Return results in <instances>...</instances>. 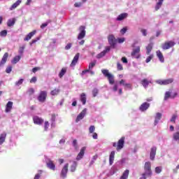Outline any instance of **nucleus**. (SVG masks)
Wrapping results in <instances>:
<instances>
[{"label":"nucleus","mask_w":179,"mask_h":179,"mask_svg":"<svg viewBox=\"0 0 179 179\" xmlns=\"http://www.w3.org/2000/svg\"><path fill=\"white\" fill-rule=\"evenodd\" d=\"M144 171L145 173H143V175L147 176V177H152L153 175V173L152 172V163H150V162H147L145 163Z\"/></svg>","instance_id":"1"},{"label":"nucleus","mask_w":179,"mask_h":179,"mask_svg":"<svg viewBox=\"0 0 179 179\" xmlns=\"http://www.w3.org/2000/svg\"><path fill=\"white\" fill-rule=\"evenodd\" d=\"M101 73L104 76L108 78V82L110 85H114V76L110 73H108V70L107 69H102Z\"/></svg>","instance_id":"2"},{"label":"nucleus","mask_w":179,"mask_h":179,"mask_svg":"<svg viewBox=\"0 0 179 179\" xmlns=\"http://www.w3.org/2000/svg\"><path fill=\"white\" fill-rule=\"evenodd\" d=\"M45 162L48 169L55 171V164H54V162L51 160V159L48 158V157H45Z\"/></svg>","instance_id":"3"},{"label":"nucleus","mask_w":179,"mask_h":179,"mask_svg":"<svg viewBox=\"0 0 179 179\" xmlns=\"http://www.w3.org/2000/svg\"><path fill=\"white\" fill-rule=\"evenodd\" d=\"M173 82H174V78H169L166 80H158L156 81V83L166 86L167 85H171V83H173Z\"/></svg>","instance_id":"4"},{"label":"nucleus","mask_w":179,"mask_h":179,"mask_svg":"<svg viewBox=\"0 0 179 179\" xmlns=\"http://www.w3.org/2000/svg\"><path fill=\"white\" fill-rule=\"evenodd\" d=\"M174 45H176V42L169 41L162 44V50H170V48H171V47H174Z\"/></svg>","instance_id":"5"},{"label":"nucleus","mask_w":179,"mask_h":179,"mask_svg":"<svg viewBox=\"0 0 179 179\" xmlns=\"http://www.w3.org/2000/svg\"><path fill=\"white\" fill-rule=\"evenodd\" d=\"M79 30L80 33L78 36V40H83V38H85V36H86V27L80 26Z\"/></svg>","instance_id":"6"},{"label":"nucleus","mask_w":179,"mask_h":179,"mask_svg":"<svg viewBox=\"0 0 179 179\" xmlns=\"http://www.w3.org/2000/svg\"><path fill=\"white\" fill-rule=\"evenodd\" d=\"M69 167V164H66L64 167L62 168L61 173H60V177L62 178H66V176L68 174V168Z\"/></svg>","instance_id":"7"},{"label":"nucleus","mask_w":179,"mask_h":179,"mask_svg":"<svg viewBox=\"0 0 179 179\" xmlns=\"http://www.w3.org/2000/svg\"><path fill=\"white\" fill-rule=\"evenodd\" d=\"M47 99V91H41L38 96V100L41 103H44Z\"/></svg>","instance_id":"8"},{"label":"nucleus","mask_w":179,"mask_h":179,"mask_svg":"<svg viewBox=\"0 0 179 179\" xmlns=\"http://www.w3.org/2000/svg\"><path fill=\"white\" fill-rule=\"evenodd\" d=\"M139 52H141V47L137 46L136 49H134L131 52L132 58H136V59L140 58Z\"/></svg>","instance_id":"9"},{"label":"nucleus","mask_w":179,"mask_h":179,"mask_svg":"<svg viewBox=\"0 0 179 179\" xmlns=\"http://www.w3.org/2000/svg\"><path fill=\"white\" fill-rule=\"evenodd\" d=\"M86 111H87V108H84L82 112L77 116L76 119V122H79V121L83 120L85 118V115H86Z\"/></svg>","instance_id":"10"},{"label":"nucleus","mask_w":179,"mask_h":179,"mask_svg":"<svg viewBox=\"0 0 179 179\" xmlns=\"http://www.w3.org/2000/svg\"><path fill=\"white\" fill-rule=\"evenodd\" d=\"M111 50V48L110 46H107L106 48V50H104L103 51H102L101 52H100L99 54H98L96 55V58L98 59H100L101 58H103V57H104L106 55V54H107V52H109V51Z\"/></svg>","instance_id":"11"},{"label":"nucleus","mask_w":179,"mask_h":179,"mask_svg":"<svg viewBox=\"0 0 179 179\" xmlns=\"http://www.w3.org/2000/svg\"><path fill=\"white\" fill-rule=\"evenodd\" d=\"M149 107H150V103H149L148 102H144L140 106L139 110H140V111L143 113V112L146 111L149 108Z\"/></svg>","instance_id":"12"},{"label":"nucleus","mask_w":179,"mask_h":179,"mask_svg":"<svg viewBox=\"0 0 179 179\" xmlns=\"http://www.w3.org/2000/svg\"><path fill=\"white\" fill-rule=\"evenodd\" d=\"M157 150V148L156 147H152L150 149V159L153 161L155 160V157H156V151Z\"/></svg>","instance_id":"13"},{"label":"nucleus","mask_w":179,"mask_h":179,"mask_svg":"<svg viewBox=\"0 0 179 179\" xmlns=\"http://www.w3.org/2000/svg\"><path fill=\"white\" fill-rule=\"evenodd\" d=\"M108 43L112 48H115V37L113 35H110L108 38Z\"/></svg>","instance_id":"14"},{"label":"nucleus","mask_w":179,"mask_h":179,"mask_svg":"<svg viewBox=\"0 0 179 179\" xmlns=\"http://www.w3.org/2000/svg\"><path fill=\"white\" fill-rule=\"evenodd\" d=\"M85 151H86V147H83L80 149V152L78 153V155L76 157V160H78V161L82 160V159H83V156H85Z\"/></svg>","instance_id":"15"},{"label":"nucleus","mask_w":179,"mask_h":179,"mask_svg":"<svg viewBox=\"0 0 179 179\" xmlns=\"http://www.w3.org/2000/svg\"><path fill=\"white\" fill-rule=\"evenodd\" d=\"M125 138L122 137L117 142V150H121L122 148H124V143Z\"/></svg>","instance_id":"16"},{"label":"nucleus","mask_w":179,"mask_h":179,"mask_svg":"<svg viewBox=\"0 0 179 179\" xmlns=\"http://www.w3.org/2000/svg\"><path fill=\"white\" fill-rule=\"evenodd\" d=\"M8 57H9V53L6 52L4 53L1 62H0V67L3 66L5 64H6V61H8Z\"/></svg>","instance_id":"17"},{"label":"nucleus","mask_w":179,"mask_h":179,"mask_svg":"<svg viewBox=\"0 0 179 179\" xmlns=\"http://www.w3.org/2000/svg\"><path fill=\"white\" fill-rule=\"evenodd\" d=\"M163 115L160 113H157L155 116L154 125L156 127L159 124V122L162 120Z\"/></svg>","instance_id":"18"},{"label":"nucleus","mask_w":179,"mask_h":179,"mask_svg":"<svg viewBox=\"0 0 179 179\" xmlns=\"http://www.w3.org/2000/svg\"><path fill=\"white\" fill-rule=\"evenodd\" d=\"M33 120H34V124H36V125H41V124H43V122H44V120L39 117L38 116H34L33 117Z\"/></svg>","instance_id":"19"},{"label":"nucleus","mask_w":179,"mask_h":179,"mask_svg":"<svg viewBox=\"0 0 179 179\" xmlns=\"http://www.w3.org/2000/svg\"><path fill=\"white\" fill-rule=\"evenodd\" d=\"M141 85L144 89H148L150 83H152V81L148 80V78H144L141 80Z\"/></svg>","instance_id":"20"},{"label":"nucleus","mask_w":179,"mask_h":179,"mask_svg":"<svg viewBox=\"0 0 179 179\" xmlns=\"http://www.w3.org/2000/svg\"><path fill=\"white\" fill-rule=\"evenodd\" d=\"M80 53H77V54L74 56V57H73V60H72V62H71V66H75V65H76V64H78V61H79V57H80Z\"/></svg>","instance_id":"21"},{"label":"nucleus","mask_w":179,"mask_h":179,"mask_svg":"<svg viewBox=\"0 0 179 179\" xmlns=\"http://www.w3.org/2000/svg\"><path fill=\"white\" fill-rule=\"evenodd\" d=\"M127 17H128V13H122V14L117 16V17L116 18V20L117 22H121L122 20H124V19H127Z\"/></svg>","instance_id":"22"},{"label":"nucleus","mask_w":179,"mask_h":179,"mask_svg":"<svg viewBox=\"0 0 179 179\" xmlns=\"http://www.w3.org/2000/svg\"><path fill=\"white\" fill-rule=\"evenodd\" d=\"M119 83L120 85L124 86V89H132V85H131V83H125V80H121Z\"/></svg>","instance_id":"23"},{"label":"nucleus","mask_w":179,"mask_h":179,"mask_svg":"<svg viewBox=\"0 0 179 179\" xmlns=\"http://www.w3.org/2000/svg\"><path fill=\"white\" fill-rule=\"evenodd\" d=\"M115 157V151H112L109 155V164L110 166H113L114 163V159Z\"/></svg>","instance_id":"24"},{"label":"nucleus","mask_w":179,"mask_h":179,"mask_svg":"<svg viewBox=\"0 0 179 179\" xmlns=\"http://www.w3.org/2000/svg\"><path fill=\"white\" fill-rule=\"evenodd\" d=\"M156 54L158 59L163 64L164 62V56H163V53H162L160 50H157Z\"/></svg>","instance_id":"25"},{"label":"nucleus","mask_w":179,"mask_h":179,"mask_svg":"<svg viewBox=\"0 0 179 179\" xmlns=\"http://www.w3.org/2000/svg\"><path fill=\"white\" fill-rule=\"evenodd\" d=\"M36 31L34 30L33 31L29 33L27 36L24 38V41H29V40L31 39V37L36 34Z\"/></svg>","instance_id":"26"},{"label":"nucleus","mask_w":179,"mask_h":179,"mask_svg":"<svg viewBox=\"0 0 179 179\" xmlns=\"http://www.w3.org/2000/svg\"><path fill=\"white\" fill-rule=\"evenodd\" d=\"M12 107H13V102L8 101L6 106V113H9L12 110Z\"/></svg>","instance_id":"27"},{"label":"nucleus","mask_w":179,"mask_h":179,"mask_svg":"<svg viewBox=\"0 0 179 179\" xmlns=\"http://www.w3.org/2000/svg\"><path fill=\"white\" fill-rule=\"evenodd\" d=\"M15 23H16V19L15 18L9 19L7 21V26H8V27H12L15 26Z\"/></svg>","instance_id":"28"},{"label":"nucleus","mask_w":179,"mask_h":179,"mask_svg":"<svg viewBox=\"0 0 179 179\" xmlns=\"http://www.w3.org/2000/svg\"><path fill=\"white\" fill-rule=\"evenodd\" d=\"M22 3V0H17L15 3H14L10 8V10H13L14 9H16L19 5Z\"/></svg>","instance_id":"29"},{"label":"nucleus","mask_w":179,"mask_h":179,"mask_svg":"<svg viewBox=\"0 0 179 179\" xmlns=\"http://www.w3.org/2000/svg\"><path fill=\"white\" fill-rule=\"evenodd\" d=\"M146 50H147L146 54L147 55H149L150 52H152V50H153V43H149L146 47Z\"/></svg>","instance_id":"30"},{"label":"nucleus","mask_w":179,"mask_h":179,"mask_svg":"<svg viewBox=\"0 0 179 179\" xmlns=\"http://www.w3.org/2000/svg\"><path fill=\"white\" fill-rule=\"evenodd\" d=\"M6 139V133L3 132L0 134V145H3Z\"/></svg>","instance_id":"31"},{"label":"nucleus","mask_w":179,"mask_h":179,"mask_svg":"<svg viewBox=\"0 0 179 179\" xmlns=\"http://www.w3.org/2000/svg\"><path fill=\"white\" fill-rule=\"evenodd\" d=\"M129 176V170L127 169L123 172L120 179H128Z\"/></svg>","instance_id":"32"},{"label":"nucleus","mask_w":179,"mask_h":179,"mask_svg":"<svg viewBox=\"0 0 179 179\" xmlns=\"http://www.w3.org/2000/svg\"><path fill=\"white\" fill-rule=\"evenodd\" d=\"M76 167H78V162H76V161H73V164L71 166V169H70V171H71V173H74V171H76Z\"/></svg>","instance_id":"33"},{"label":"nucleus","mask_w":179,"mask_h":179,"mask_svg":"<svg viewBox=\"0 0 179 179\" xmlns=\"http://www.w3.org/2000/svg\"><path fill=\"white\" fill-rule=\"evenodd\" d=\"M80 101H82L83 106L86 104V94L82 93L80 95Z\"/></svg>","instance_id":"34"},{"label":"nucleus","mask_w":179,"mask_h":179,"mask_svg":"<svg viewBox=\"0 0 179 179\" xmlns=\"http://www.w3.org/2000/svg\"><path fill=\"white\" fill-rule=\"evenodd\" d=\"M164 1V0H159V2H157L155 6V10H159V9H160V8H162V5H163Z\"/></svg>","instance_id":"35"},{"label":"nucleus","mask_w":179,"mask_h":179,"mask_svg":"<svg viewBox=\"0 0 179 179\" xmlns=\"http://www.w3.org/2000/svg\"><path fill=\"white\" fill-rule=\"evenodd\" d=\"M21 58L20 55L15 56L11 61L12 64H17V62L20 61Z\"/></svg>","instance_id":"36"},{"label":"nucleus","mask_w":179,"mask_h":179,"mask_svg":"<svg viewBox=\"0 0 179 179\" xmlns=\"http://www.w3.org/2000/svg\"><path fill=\"white\" fill-rule=\"evenodd\" d=\"M60 92H61V90L59 89H55L50 92V94L52 96H57V95L59 94Z\"/></svg>","instance_id":"37"},{"label":"nucleus","mask_w":179,"mask_h":179,"mask_svg":"<svg viewBox=\"0 0 179 179\" xmlns=\"http://www.w3.org/2000/svg\"><path fill=\"white\" fill-rule=\"evenodd\" d=\"M173 141H176V142H179V131H177L173 134Z\"/></svg>","instance_id":"38"},{"label":"nucleus","mask_w":179,"mask_h":179,"mask_svg":"<svg viewBox=\"0 0 179 179\" xmlns=\"http://www.w3.org/2000/svg\"><path fill=\"white\" fill-rule=\"evenodd\" d=\"M96 60H94V62L90 63L89 66H88V69L89 71H91L93 69V68H94V66H96Z\"/></svg>","instance_id":"39"},{"label":"nucleus","mask_w":179,"mask_h":179,"mask_svg":"<svg viewBox=\"0 0 179 179\" xmlns=\"http://www.w3.org/2000/svg\"><path fill=\"white\" fill-rule=\"evenodd\" d=\"M97 155H94L92 157V161L90 163V167H92V166H93V164H94V162H96L97 160Z\"/></svg>","instance_id":"40"},{"label":"nucleus","mask_w":179,"mask_h":179,"mask_svg":"<svg viewBox=\"0 0 179 179\" xmlns=\"http://www.w3.org/2000/svg\"><path fill=\"white\" fill-rule=\"evenodd\" d=\"M66 73V69H62L59 73V78H62Z\"/></svg>","instance_id":"41"},{"label":"nucleus","mask_w":179,"mask_h":179,"mask_svg":"<svg viewBox=\"0 0 179 179\" xmlns=\"http://www.w3.org/2000/svg\"><path fill=\"white\" fill-rule=\"evenodd\" d=\"M162 171H163V168L162 166H157L155 168L156 174H160V173H162Z\"/></svg>","instance_id":"42"},{"label":"nucleus","mask_w":179,"mask_h":179,"mask_svg":"<svg viewBox=\"0 0 179 179\" xmlns=\"http://www.w3.org/2000/svg\"><path fill=\"white\" fill-rule=\"evenodd\" d=\"M8 35V31L6 29H4L0 32L1 37H6Z\"/></svg>","instance_id":"43"},{"label":"nucleus","mask_w":179,"mask_h":179,"mask_svg":"<svg viewBox=\"0 0 179 179\" xmlns=\"http://www.w3.org/2000/svg\"><path fill=\"white\" fill-rule=\"evenodd\" d=\"M24 80L23 78H20L18 81L15 82V86H20V85L23 84Z\"/></svg>","instance_id":"44"},{"label":"nucleus","mask_w":179,"mask_h":179,"mask_svg":"<svg viewBox=\"0 0 179 179\" xmlns=\"http://www.w3.org/2000/svg\"><path fill=\"white\" fill-rule=\"evenodd\" d=\"M92 94H93V97H96L97 96V94H99V89L94 88L92 90Z\"/></svg>","instance_id":"45"},{"label":"nucleus","mask_w":179,"mask_h":179,"mask_svg":"<svg viewBox=\"0 0 179 179\" xmlns=\"http://www.w3.org/2000/svg\"><path fill=\"white\" fill-rule=\"evenodd\" d=\"M94 131H96V127L94 125L90 126V128H89L90 134L94 133Z\"/></svg>","instance_id":"46"},{"label":"nucleus","mask_w":179,"mask_h":179,"mask_svg":"<svg viewBox=\"0 0 179 179\" xmlns=\"http://www.w3.org/2000/svg\"><path fill=\"white\" fill-rule=\"evenodd\" d=\"M141 32L142 33V35L144 36V37H146V36H148V30L145 29H141Z\"/></svg>","instance_id":"47"},{"label":"nucleus","mask_w":179,"mask_h":179,"mask_svg":"<svg viewBox=\"0 0 179 179\" xmlns=\"http://www.w3.org/2000/svg\"><path fill=\"white\" fill-rule=\"evenodd\" d=\"M128 31V27H124L120 30V33L124 35Z\"/></svg>","instance_id":"48"},{"label":"nucleus","mask_w":179,"mask_h":179,"mask_svg":"<svg viewBox=\"0 0 179 179\" xmlns=\"http://www.w3.org/2000/svg\"><path fill=\"white\" fill-rule=\"evenodd\" d=\"M177 117H178L177 115H176V114L173 115L170 120L171 122H173L175 124L176 120H177Z\"/></svg>","instance_id":"49"},{"label":"nucleus","mask_w":179,"mask_h":179,"mask_svg":"<svg viewBox=\"0 0 179 179\" xmlns=\"http://www.w3.org/2000/svg\"><path fill=\"white\" fill-rule=\"evenodd\" d=\"M152 59H153V55H151L147 57V59H145L146 64H149V62H150Z\"/></svg>","instance_id":"50"},{"label":"nucleus","mask_w":179,"mask_h":179,"mask_svg":"<svg viewBox=\"0 0 179 179\" xmlns=\"http://www.w3.org/2000/svg\"><path fill=\"white\" fill-rule=\"evenodd\" d=\"M83 1H82V2H77V3H75V4H74V6H75V8H80V6H82V5H83Z\"/></svg>","instance_id":"51"},{"label":"nucleus","mask_w":179,"mask_h":179,"mask_svg":"<svg viewBox=\"0 0 179 179\" xmlns=\"http://www.w3.org/2000/svg\"><path fill=\"white\" fill-rule=\"evenodd\" d=\"M73 146L76 150H78V141L76 139L73 141Z\"/></svg>","instance_id":"52"},{"label":"nucleus","mask_w":179,"mask_h":179,"mask_svg":"<svg viewBox=\"0 0 179 179\" xmlns=\"http://www.w3.org/2000/svg\"><path fill=\"white\" fill-rule=\"evenodd\" d=\"M71 48H72V43H69L65 46L64 50L68 51V50H71Z\"/></svg>","instance_id":"53"},{"label":"nucleus","mask_w":179,"mask_h":179,"mask_svg":"<svg viewBox=\"0 0 179 179\" xmlns=\"http://www.w3.org/2000/svg\"><path fill=\"white\" fill-rule=\"evenodd\" d=\"M24 48H26V46L23 45L22 47H20L19 49V54H23V52H24Z\"/></svg>","instance_id":"54"},{"label":"nucleus","mask_w":179,"mask_h":179,"mask_svg":"<svg viewBox=\"0 0 179 179\" xmlns=\"http://www.w3.org/2000/svg\"><path fill=\"white\" fill-rule=\"evenodd\" d=\"M117 71H122V69H124V68L122 67V64H121L120 62H117Z\"/></svg>","instance_id":"55"},{"label":"nucleus","mask_w":179,"mask_h":179,"mask_svg":"<svg viewBox=\"0 0 179 179\" xmlns=\"http://www.w3.org/2000/svg\"><path fill=\"white\" fill-rule=\"evenodd\" d=\"M170 96H171V93L170 92H166L165 93L164 100H167Z\"/></svg>","instance_id":"56"},{"label":"nucleus","mask_w":179,"mask_h":179,"mask_svg":"<svg viewBox=\"0 0 179 179\" xmlns=\"http://www.w3.org/2000/svg\"><path fill=\"white\" fill-rule=\"evenodd\" d=\"M49 127H50V123L48 122H45V125H44L45 131H48Z\"/></svg>","instance_id":"57"},{"label":"nucleus","mask_w":179,"mask_h":179,"mask_svg":"<svg viewBox=\"0 0 179 179\" xmlns=\"http://www.w3.org/2000/svg\"><path fill=\"white\" fill-rule=\"evenodd\" d=\"M6 73H10L12 72V66H9L6 69Z\"/></svg>","instance_id":"58"},{"label":"nucleus","mask_w":179,"mask_h":179,"mask_svg":"<svg viewBox=\"0 0 179 179\" xmlns=\"http://www.w3.org/2000/svg\"><path fill=\"white\" fill-rule=\"evenodd\" d=\"M28 93H29V96H31V94H34V88H29L28 90Z\"/></svg>","instance_id":"59"},{"label":"nucleus","mask_w":179,"mask_h":179,"mask_svg":"<svg viewBox=\"0 0 179 179\" xmlns=\"http://www.w3.org/2000/svg\"><path fill=\"white\" fill-rule=\"evenodd\" d=\"M37 82V77L34 76L30 80V83H36Z\"/></svg>","instance_id":"60"},{"label":"nucleus","mask_w":179,"mask_h":179,"mask_svg":"<svg viewBox=\"0 0 179 179\" xmlns=\"http://www.w3.org/2000/svg\"><path fill=\"white\" fill-rule=\"evenodd\" d=\"M38 40H40V37H37L36 39L32 40L30 45H31L32 44L37 43V41H38Z\"/></svg>","instance_id":"61"},{"label":"nucleus","mask_w":179,"mask_h":179,"mask_svg":"<svg viewBox=\"0 0 179 179\" xmlns=\"http://www.w3.org/2000/svg\"><path fill=\"white\" fill-rule=\"evenodd\" d=\"M113 92H117L118 90V84L115 83L113 87Z\"/></svg>","instance_id":"62"},{"label":"nucleus","mask_w":179,"mask_h":179,"mask_svg":"<svg viewBox=\"0 0 179 179\" xmlns=\"http://www.w3.org/2000/svg\"><path fill=\"white\" fill-rule=\"evenodd\" d=\"M48 26V22H45L41 25V29H44Z\"/></svg>","instance_id":"63"},{"label":"nucleus","mask_w":179,"mask_h":179,"mask_svg":"<svg viewBox=\"0 0 179 179\" xmlns=\"http://www.w3.org/2000/svg\"><path fill=\"white\" fill-rule=\"evenodd\" d=\"M92 138H93V139H97V138H98L97 133H96V132L92 133Z\"/></svg>","instance_id":"64"}]
</instances>
